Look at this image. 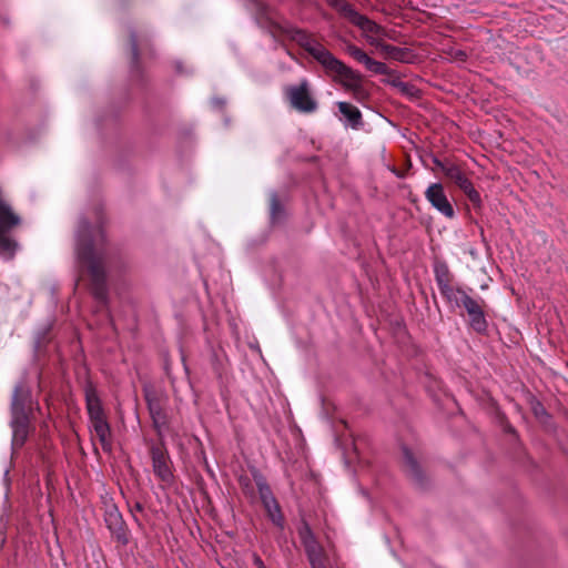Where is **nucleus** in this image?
Returning a JSON list of instances; mask_svg holds the SVG:
<instances>
[{
	"label": "nucleus",
	"mask_w": 568,
	"mask_h": 568,
	"mask_svg": "<svg viewBox=\"0 0 568 568\" xmlns=\"http://www.w3.org/2000/svg\"><path fill=\"white\" fill-rule=\"evenodd\" d=\"M30 398V393L21 384L14 387L11 398V418H28L27 402Z\"/></svg>",
	"instance_id": "16"
},
{
	"label": "nucleus",
	"mask_w": 568,
	"mask_h": 568,
	"mask_svg": "<svg viewBox=\"0 0 568 568\" xmlns=\"http://www.w3.org/2000/svg\"><path fill=\"white\" fill-rule=\"evenodd\" d=\"M433 162L438 169H440L443 171L444 174H445V168L453 163L452 161H448V160L442 161L437 158H434Z\"/></svg>",
	"instance_id": "28"
},
{
	"label": "nucleus",
	"mask_w": 568,
	"mask_h": 568,
	"mask_svg": "<svg viewBox=\"0 0 568 568\" xmlns=\"http://www.w3.org/2000/svg\"><path fill=\"white\" fill-rule=\"evenodd\" d=\"M84 395L89 419L104 417V410L101 405V400L95 388L91 384L85 386Z\"/></svg>",
	"instance_id": "18"
},
{
	"label": "nucleus",
	"mask_w": 568,
	"mask_h": 568,
	"mask_svg": "<svg viewBox=\"0 0 568 568\" xmlns=\"http://www.w3.org/2000/svg\"><path fill=\"white\" fill-rule=\"evenodd\" d=\"M445 175L447 179L453 181L474 204L479 206L481 203L480 194L474 187L471 181L465 175L459 165L452 163L445 168Z\"/></svg>",
	"instance_id": "10"
},
{
	"label": "nucleus",
	"mask_w": 568,
	"mask_h": 568,
	"mask_svg": "<svg viewBox=\"0 0 568 568\" xmlns=\"http://www.w3.org/2000/svg\"><path fill=\"white\" fill-rule=\"evenodd\" d=\"M329 4L351 23L358 27L363 32L381 34L382 28L366 16L361 14L351 3L345 0H331Z\"/></svg>",
	"instance_id": "5"
},
{
	"label": "nucleus",
	"mask_w": 568,
	"mask_h": 568,
	"mask_svg": "<svg viewBox=\"0 0 568 568\" xmlns=\"http://www.w3.org/2000/svg\"><path fill=\"white\" fill-rule=\"evenodd\" d=\"M349 92H352L354 99L357 100L358 102L364 101L368 97V92L364 88L363 83H361L359 85L356 87V89H353Z\"/></svg>",
	"instance_id": "25"
},
{
	"label": "nucleus",
	"mask_w": 568,
	"mask_h": 568,
	"mask_svg": "<svg viewBox=\"0 0 568 568\" xmlns=\"http://www.w3.org/2000/svg\"><path fill=\"white\" fill-rule=\"evenodd\" d=\"M377 48L388 58L397 61H406L407 50L387 43H378Z\"/></svg>",
	"instance_id": "23"
},
{
	"label": "nucleus",
	"mask_w": 568,
	"mask_h": 568,
	"mask_svg": "<svg viewBox=\"0 0 568 568\" xmlns=\"http://www.w3.org/2000/svg\"><path fill=\"white\" fill-rule=\"evenodd\" d=\"M333 81L339 83L345 90L351 91L363 83L362 75L347 67L343 61L332 54L322 65Z\"/></svg>",
	"instance_id": "2"
},
{
	"label": "nucleus",
	"mask_w": 568,
	"mask_h": 568,
	"mask_svg": "<svg viewBox=\"0 0 568 568\" xmlns=\"http://www.w3.org/2000/svg\"><path fill=\"white\" fill-rule=\"evenodd\" d=\"M458 57H463V58H465V57H466V54H465V52H463V51H458Z\"/></svg>",
	"instance_id": "34"
},
{
	"label": "nucleus",
	"mask_w": 568,
	"mask_h": 568,
	"mask_svg": "<svg viewBox=\"0 0 568 568\" xmlns=\"http://www.w3.org/2000/svg\"><path fill=\"white\" fill-rule=\"evenodd\" d=\"M339 113L343 115L341 119L345 128L359 130L363 128V115L358 108L344 101L337 102Z\"/></svg>",
	"instance_id": "15"
},
{
	"label": "nucleus",
	"mask_w": 568,
	"mask_h": 568,
	"mask_svg": "<svg viewBox=\"0 0 568 568\" xmlns=\"http://www.w3.org/2000/svg\"><path fill=\"white\" fill-rule=\"evenodd\" d=\"M175 69H176V72L182 74L184 73V70L182 69V63L181 62H176L175 63Z\"/></svg>",
	"instance_id": "33"
},
{
	"label": "nucleus",
	"mask_w": 568,
	"mask_h": 568,
	"mask_svg": "<svg viewBox=\"0 0 568 568\" xmlns=\"http://www.w3.org/2000/svg\"><path fill=\"white\" fill-rule=\"evenodd\" d=\"M403 458L406 473L412 477L413 480L422 485L424 479L423 471L413 453L407 447H403Z\"/></svg>",
	"instance_id": "22"
},
{
	"label": "nucleus",
	"mask_w": 568,
	"mask_h": 568,
	"mask_svg": "<svg viewBox=\"0 0 568 568\" xmlns=\"http://www.w3.org/2000/svg\"><path fill=\"white\" fill-rule=\"evenodd\" d=\"M285 93L292 108L301 113H313L318 108L317 101L310 92V83L306 79H303L300 84L287 87Z\"/></svg>",
	"instance_id": "4"
},
{
	"label": "nucleus",
	"mask_w": 568,
	"mask_h": 568,
	"mask_svg": "<svg viewBox=\"0 0 568 568\" xmlns=\"http://www.w3.org/2000/svg\"><path fill=\"white\" fill-rule=\"evenodd\" d=\"M100 212H95V222L87 217L79 220L74 235L75 266L80 276L87 273L91 280V290L95 300L106 303L105 263L108 260L106 240Z\"/></svg>",
	"instance_id": "1"
},
{
	"label": "nucleus",
	"mask_w": 568,
	"mask_h": 568,
	"mask_svg": "<svg viewBox=\"0 0 568 568\" xmlns=\"http://www.w3.org/2000/svg\"><path fill=\"white\" fill-rule=\"evenodd\" d=\"M534 410H535V414H536L537 416H539V415H541V414H546L545 408H544L540 404H538V405L534 408Z\"/></svg>",
	"instance_id": "32"
},
{
	"label": "nucleus",
	"mask_w": 568,
	"mask_h": 568,
	"mask_svg": "<svg viewBox=\"0 0 568 568\" xmlns=\"http://www.w3.org/2000/svg\"><path fill=\"white\" fill-rule=\"evenodd\" d=\"M483 304L484 303H479L475 307L466 312L469 317L470 327L477 333H485L488 327Z\"/></svg>",
	"instance_id": "21"
},
{
	"label": "nucleus",
	"mask_w": 568,
	"mask_h": 568,
	"mask_svg": "<svg viewBox=\"0 0 568 568\" xmlns=\"http://www.w3.org/2000/svg\"><path fill=\"white\" fill-rule=\"evenodd\" d=\"M425 199L432 207L447 219L455 217V210L449 202L442 183H432L425 191Z\"/></svg>",
	"instance_id": "11"
},
{
	"label": "nucleus",
	"mask_w": 568,
	"mask_h": 568,
	"mask_svg": "<svg viewBox=\"0 0 568 568\" xmlns=\"http://www.w3.org/2000/svg\"><path fill=\"white\" fill-rule=\"evenodd\" d=\"M298 536L312 568H326V556L308 524L303 523Z\"/></svg>",
	"instance_id": "7"
},
{
	"label": "nucleus",
	"mask_w": 568,
	"mask_h": 568,
	"mask_svg": "<svg viewBox=\"0 0 568 568\" xmlns=\"http://www.w3.org/2000/svg\"><path fill=\"white\" fill-rule=\"evenodd\" d=\"M146 400L149 403V409L150 413L154 419L155 423H158V419L161 417V407L158 403H153L149 396H146Z\"/></svg>",
	"instance_id": "27"
},
{
	"label": "nucleus",
	"mask_w": 568,
	"mask_h": 568,
	"mask_svg": "<svg viewBox=\"0 0 568 568\" xmlns=\"http://www.w3.org/2000/svg\"><path fill=\"white\" fill-rule=\"evenodd\" d=\"M104 523L113 538L125 546L129 544V532L123 517L113 503H105Z\"/></svg>",
	"instance_id": "8"
},
{
	"label": "nucleus",
	"mask_w": 568,
	"mask_h": 568,
	"mask_svg": "<svg viewBox=\"0 0 568 568\" xmlns=\"http://www.w3.org/2000/svg\"><path fill=\"white\" fill-rule=\"evenodd\" d=\"M12 447L23 446L29 434V418H11Z\"/></svg>",
	"instance_id": "20"
},
{
	"label": "nucleus",
	"mask_w": 568,
	"mask_h": 568,
	"mask_svg": "<svg viewBox=\"0 0 568 568\" xmlns=\"http://www.w3.org/2000/svg\"><path fill=\"white\" fill-rule=\"evenodd\" d=\"M152 468L154 475L165 485H171L174 479L171 469V459L163 447L153 446L151 448Z\"/></svg>",
	"instance_id": "12"
},
{
	"label": "nucleus",
	"mask_w": 568,
	"mask_h": 568,
	"mask_svg": "<svg viewBox=\"0 0 568 568\" xmlns=\"http://www.w3.org/2000/svg\"><path fill=\"white\" fill-rule=\"evenodd\" d=\"M291 38L305 51H307L321 65L333 54L322 43L312 38L307 32L301 29H293Z\"/></svg>",
	"instance_id": "9"
},
{
	"label": "nucleus",
	"mask_w": 568,
	"mask_h": 568,
	"mask_svg": "<svg viewBox=\"0 0 568 568\" xmlns=\"http://www.w3.org/2000/svg\"><path fill=\"white\" fill-rule=\"evenodd\" d=\"M90 425L92 430L95 433L97 437L99 438L101 446L103 450L111 452L112 449V442L110 439L111 437V428L109 423L104 417L90 419Z\"/></svg>",
	"instance_id": "17"
},
{
	"label": "nucleus",
	"mask_w": 568,
	"mask_h": 568,
	"mask_svg": "<svg viewBox=\"0 0 568 568\" xmlns=\"http://www.w3.org/2000/svg\"><path fill=\"white\" fill-rule=\"evenodd\" d=\"M390 84H392L393 87H395V88L400 89L402 91H406V90L408 89V83L403 82V81H400V80H398V79L393 80V81L390 82Z\"/></svg>",
	"instance_id": "29"
},
{
	"label": "nucleus",
	"mask_w": 568,
	"mask_h": 568,
	"mask_svg": "<svg viewBox=\"0 0 568 568\" xmlns=\"http://www.w3.org/2000/svg\"><path fill=\"white\" fill-rule=\"evenodd\" d=\"M260 499L267 513L270 520L278 528H284V517L281 507L273 495L266 479L262 475H254Z\"/></svg>",
	"instance_id": "6"
},
{
	"label": "nucleus",
	"mask_w": 568,
	"mask_h": 568,
	"mask_svg": "<svg viewBox=\"0 0 568 568\" xmlns=\"http://www.w3.org/2000/svg\"><path fill=\"white\" fill-rule=\"evenodd\" d=\"M283 206L278 200L277 193L275 191H272L270 193V216L271 221L275 222L277 221L282 214H283Z\"/></svg>",
	"instance_id": "24"
},
{
	"label": "nucleus",
	"mask_w": 568,
	"mask_h": 568,
	"mask_svg": "<svg viewBox=\"0 0 568 568\" xmlns=\"http://www.w3.org/2000/svg\"><path fill=\"white\" fill-rule=\"evenodd\" d=\"M225 104V100L222 98H214L212 99V105L216 109H222Z\"/></svg>",
	"instance_id": "30"
},
{
	"label": "nucleus",
	"mask_w": 568,
	"mask_h": 568,
	"mask_svg": "<svg viewBox=\"0 0 568 568\" xmlns=\"http://www.w3.org/2000/svg\"><path fill=\"white\" fill-rule=\"evenodd\" d=\"M253 561L256 568H266L263 560L257 555L254 556Z\"/></svg>",
	"instance_id": "31"
},
{
	"label": "nucleus",
	"mask_w": 568,
	"mask_h": 568,
	"mask_svg": "<svg viewBox=\"0 0 568 568\" xmlns=\"http://www.w3.org/2000/svg\"><path fill=\"white\" fill-rule=\"evenodd\" d=\"M18 224H20V217L0 197V254L6 258H11L17 248V243L8 237L7 233Z\"/></svg>",
	"instance_id": "3"
},
{
	"label": "nucleus",
	"mask_w": 568,
	"mask_h": 568,
	"mask_svg": "<svg viewBox=\"0 0 568 568\" xmlns=\"http://www.w3.org/2000/svg\"><path fill=\"white\" fill-rule=\"evenodd\" d=\"M434 275L437 287L445 300H450L454 296V291L459 286L450 285V272L445 262H436L434 264Z\"/></svg>",
	"instance_id": "14"
},
{
	"label": "nucleus",
	"mask_w": 568,
	"mask_h": 568,
	"mask_svg": "<svg viewBox=\"0 0 568 568\" xmlns=\"http://www.w3.org/2000/svg\"><path fill=\"white\" fill-rule=\"evenodd\" d=\"M446 302L453 308H464L466 312L475 307L479 303H484V300L480 297L474 298L471 297L465 290L458 287L454 291V296L450 300H446Z\"/></svg>",
	"instance_id": "19"
},
{
	"label": "nucleus",
	"mask_w": 568,
	"mask_h": 568,
	"mask_svg": "<svg viewBox=\"0 0 568 568\" xmlns=\"http://www.w3.org/2000/svg\"><path fill=\"white\" fill-rule=\"evenodd\" d=\"M346 52L357 62L364 64L368 71L375 74H389V69L385 63L372 59L358 47L347 44Z\"/></svg>",
	"instance_id": "13"
},
{
	"label": "nucleus",
	"mask_w": 568,
	"mask_h": 568,
	"mask_svg": "<svg viewBox=\"0 0 568 568\" xmlns=\"http://www.w3.org/2000/svg\"><path fill=\"white\" fill-rule=\"evenodd\" d=\"M130 40H131V50H132V63L135 64V63H138V60H139V49H138L136 34L134 32H131Z\"/></svg>",
	"instance_id": "26"
}]
</instances>
